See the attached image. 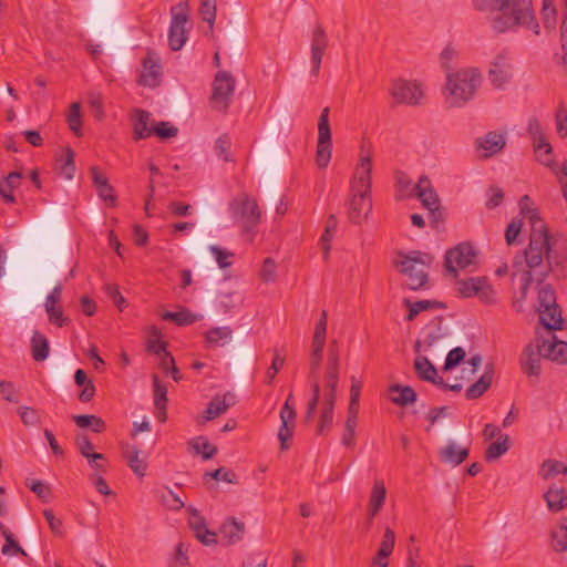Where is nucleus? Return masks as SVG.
<instances>
[{"label": "nucleus", "mask_w": 567, "mask_h": 567, "mask_svg": "<svg viewBox=\"0 0 567 567\" xmlns=\"http://www.w3.org/2000/svg\"><path fill=\"white\" fill-rule=\"evenodd\" d=\"M529 203L528 195L519 199L520 213L530 224L529 243L523 255L516 256L513 261L514 275L522 274L526 286L532 281L542 284L549 272L567 260L564 251L555 249L548 227L537 210L528 207Z\"/></svg>", "instance_id": "f257e3e1"}, {"label": "nucleus", "mask_w": 567, "mask_h": 567, "mask_svg": "<svg viewBox=\"0 0 567 567\" xmlns=\"http://www.w3.org/2000/svg\"><path fill=\"white\" fill-rule=\"evenodd\" d=\"M480 11H498L493 20L496 32H505L519 25L532 29L539 34V25L535 19L530 0H481L475 2Z\"/></svg>", "instance_id": "f03ea898"}, {"label": "nucleus", "mask_w": 567, "mask_h": 567, "mask_svg": "<svg viewBox=\"0 0 567 567\" xmlns=\"http://www.w3.org/2000/svg\"><path fill=\"white\" fill-rule=\"evenodd\" d=\"M372 155L361 146L360 159L351 181V197L348 203V218L352 224L360 225L372 209L371 179Z\"/></svg>", "instance_id": "7ed1b4c3"}, {"label": "nucleus", "mask_w": 567, "mask_h": 567, "mask_svg": "<svg viewBox=\"0 0 567 567\" xmlns=\"http://www.w3.org/2000/svg\"><path fill=\"white\" fill-rule=\"evenodd\" d=\"M340 360L339 351L333 341L329 349V357L327 362V370L323 377L322 398H321V413L317 427V433L322 435L326 430L330 429L333 421V410L336 404L337 388L339 383Z\"/></svg>", "instance_id": "20e7f679"}, {"label": "nucleus", "mask_w": 567, "mask_h": 567, "mask_svg": "<svg viewBox=\"0 0 567 567\" xmlns=\"http://www.w3.org/2000/svg\"><path fill=\"white\" fill-rule=\"evenodd\" d=\"M481 84V74L476 70H460L447 75L445 86L446 103L450 107L462 106L470 101Z\"/></svg>", "instance_id": "39448f33"}, {"label": "nucleus", "mask_w": 567, "mask_h": 567, "mask_svg": "<svg viewBox=\"0 0 567 567\" xmlns=\"http://www.w3.org/2000/svg\"><path fill=\"white\" fill-rule=\"evenodd\" d=\"M400 260L395 262L400 271L408 276V286L411 290H419L425 287L429 280L427 269L433 264V256L419 250L409 254H399Z\"/></svg>", "instance_id": "423d86ee"}, {"label": "nucleus", "mask_w": 567, "mask_h": 567, "mask_svg": "<svg viewBox=\"0 0 567 567\" xmlns=\"http://www.w3.org/2000/svg\"><path fill=\"white\" fill-rule=\"evenodd\" d=\"M537 312L540 323L547 330L563 329L561 310L556 301V292L550 285L542 286L538 290Z\"/></svg>", "instance_id": "0eeeda50"}, {"label": "nucleus", "mask_w": 567, "mask_h": 567, "mask_svg": "<svg viewBox=\"0 0 567 567\" xmlns=\"http://www.w3.org/2000/svg\"><path fill=\"white\" fill-rule=\"evenodd\" d=\"M172 21L168 30V44L173 51L181 50L186 42V23L189 20V8L179 2L171 8Z\"/></svg>", "instance_id": "6e6552de"}, {"label": "nucleus", "mask_w": 567, "mask_h": 567, "mask_svg": "<svg viewBox=\"0 0 567 567\" xmlns=\"http://www.w3.org/2000/svg\"><path fill=\"white\" fill-rule=\"evenodd\" d=\"M236 81L227 71H219L213 83L210 96L212 107L218 112H226L235 91Z\"/></svg>", "instance_id": "1a4fd4ad"}, {"label": "nucleus", "mask_w": 567, "mask_h": 567, "mask_svg": "<svg viewBox=\"0 0 567 567\" xmlns=\"http://www.w3.org/2000/svg\"><path fill=\"white\" fill-rule=\"evenodd\" d=\"M231 209L245 233H250L260 221L258 204L247 195L234 199Z\"/></svg>", "instance_id": "9d476101"}, {"label": "nucleus", "mask_w": 567, "mask_h": 567, "mask_svg": "<svg viewBox=\"0 0 567 567\" xmlns=\"http://www.w3.org/2000/svg\"><path fill=\"white\" fill-rule=\"evenodd\" d=\"M332 141L329 124V107L321 111L318 123V144L316 163L319 168H326L331 158Z\"/></svg>", "instance_id": "9b49d317"}, {"label": "nucleus", "mask_w": 567, "mask_h": 567, "mask_svg": "<svg viewBox=\"0 0 567 567\" xmlns=\"http://www.w3.org/2000/svg\"><path fill=\"white\" fill-rule=\"evenodd\" d=\"M476 251L468 243L458 244L456 247L449 249L445 254L444 266L447 272L453 277H457L456 264L460 268H466L475 262Z\"/></svg>", "instance_id": "f8f14e48"}, {"label": "nucleus", "mask_w": 567, "mask_h": 567, "mask_svg": "<svg viewBox=\"0 0 567 567\" xmlns=\"http://www.w3.org/2000/svg\"><path fill=\"white\" fill-rule=\"evenodd\" d=\"M391 96L400 104L419 105L424 92L416 81L395 80L390 90Z\"/></svg>", "instance_id": "ddd939ff"}, {"label": "nucleus", "mask_w": 567, "mask_h": 567, "mask_svg": "<svg viewBox=\"0 0 567 567\" xmlns=\"http://www.w3.org/2000/svg\"><path fill=\"white\" fill-rule=\"evenodd\" d=\"M547 338H536L543 358L557 363H567V342L557 340L553 331L548 330Z\"/></svg>", "instance_id": "4468645a"}, {"label": "nucleus", "mask_w": 567, "mask_h": 567, "mask_svg": "<svg viewBox=\"0 0 567 567\" xmlns=\"http://www.w3.org/2000/svg\"><path fill=\"white\" fill-rule=\"evenodd\" d=\"M328 37L324 28L321 24H317L312 31L311 39V74L318 76L320 72L322 56L326 49L328 48Z\"/></svg>", "instance_id": "2eb2a0df"}, {"label": "nucleus", "mask_w": 567, "mask_h": 567, "mask_svg": "<svg viewBox=\"0 0 567 567\" xmlns=\"http://www.w3.org/2000/svg\"><path fill=\"white\" fill-rule=\"evenodd\" d=\"M542 359L544 358L536 341L534 340L528 343L524 349L519 361L523 373L527 377L538 378L542 371Z\"/></svg>", "instance_id": "dca6fc26"}, {"label": "nucleus", "mask_w": 567, "mask_h": 567, "mask_svg": "<svg viewBox=\"0 0 567 567\" xmlns=\"http://www.w3.org/2000/svg\"><path fill=\"white\" fill-rule=\"evenodd\" d=\"M506 146L505 133L491 131L482 137L475 140L476 150L484 151L483 158L492 157L499 153Z\"/></svg>", "instance_id": "f3484780"}, {"label": "nucleus", "mask_w": 567, "mask_h": 567, "mask_svg": "<svg viewBox=\"0 0 567 567\" xmlns=\"http://www.w3.org/2000/svg\"><path fill=\"white\" fill-rule=\"evenodd\" d=\"M62 289L61 284L55 285L52 291L48 295L44 303L50 322L58 327H63L69 323V318L63 316L62 308L58 306L62 298Z\"/></svg>", "instance_id": "a211bd4d"}, {"label": "nucleus", "mask_w": 567, "mask_h": 567, "mask_svg": "<svg viewBox=\"0 0 567 567\" xmlns=\"http://www.w3.org/2000/svg\"><path fill=\"white\" fill-rule=\"evenodd\" d=\"M123 457L126 460L127 466L137 477L142 478L145 476L147 471V455L136 445L126 444L123 447Z\"/></svg>", "instance_id": "6ab92c4d"}, {"label": "nucleus", "mask_w": 567, "mask_h": 567, "mask_svg": "<svg viewBox=\"0 0 567 567\" xmlns=\"http://www.w3.org/2000/svg\"><path fill=\"white\" fill-rule=\"evenodd\" d=\"M245 534V523L235 517H228L220 526L219 535L221 543L230 546L240 542Z\"/></svg>", "instance_id": "aec40b11"}, {"label": "nucleus", "mask_w": 567, "mask_h": 567, "mask_svg": "<svg viewBox=\"0 0 567 567\" xmlns=\"http://www.w3.org/2000/svg\"><path fill=\"white\" fill-rule=\"evenodd\" d=\"M415 195L421 200L422 205L426 209H432L435 206L440 205V199L437 197L436 192L431 185V181L427 176L422 175L419 178L416 185H414Z\"/></svg>", "instance_id": "412c9836"}, {"label": "nucleus", "mask_w": 567, "mask_h": 567, "mask_svg": "<svg viewBox=\"0 0 567 567\" xmlns=\"http://www.w3.org/2000/svg\"><path fill=\"white\" fill-rule=\"evenodd\" d=\"M151 113L145 110L136 109L132 116L133 138L144 140L153 135V126H151Z\"/></svg>", "instance_id": "4be33fe9"}, {"label": "nucleus", "mask_w": 567, "mask_h": 567, "mask_svg": "<svg viewBox=\"0 0 567 567\" xmlns=\"http://www.w3.org/2000/svg\"><path fill=\"white\" fill-rule=\"evenodd\" d=\"M75 444L80 451V453L87 458L89 464L94 470L105 473L106 467L105 465H95V461H104L105 456L101 453H94L93 451V443L89 439L86 434H79L75 437Z\"/></svg>", "instance_id": "5701e85b"}, {"label": "nucleus", "mask_w": 567, "mask_h": 567, "mask_svg": "<svg viewBox=\"0 0 567 567\" xmlns=\"http://www.w3.org/2000/svg\"><path fill=\"white\" fill-rule=\"evenodd\" d=\"M494 378V364L487 363L482 377L473 383L465 392L467 400H475L482 396L485 391L491 386Z\"/></svg>", "instance_id": "b1692460"}, {"label": "nucleus", "mask_w": 567, "mask_h": 567, "mask_svg": "<svg viewBox=\"0 0 567 567\" xmlns=\"http://www.w3.org/2000/svg\"><path fill=\"white\" fill-rule=\"evenodd\" d=\"M386 497V488L382 480H375L369 498L368 516L370 520L381 511Z\"/></svg>", "instance_id": "393cba45"}, {"label": "nucleus", "mask_w": 567, "mask_h": 567, "mask_svg": "<svg viewBox=\"0 0 567 567\" xmlns=\"http://www.w3.org/2000/svg\"><path fill=\"white\" fill-rule=\"evenodd\" d=\"M509 69L506 58L502 54L497 55L488 72L489 80L495 87H502L509 79Z\"/></svg>", "instance_id": "a878e982"}, {"label": "nucleus", "mask_w": 567, "mask_h": 567, "mask_svg": "<svg viewBox=\"0 0 567 567\" xmlns=\"http://www.w3.org/2000/svg\"><path fill=\"white\" fill-rule=\"evenodd\" d=\"M470 455L468 447L457 449L454 442H449L439 452V456L443 463L457 466L462 464Z\"/></svg>", "instance_id": "bb28decb"}, {"label": "nucleus", "mask_w": 567, "mask_h": 567, "mask_svg": "<svg viewBox=\"0 0 567 567\" xmlns=\"http://www.w3.org/2000/svg\"><path fill=\"white\" fill-rule=\"evenodd\" d=\"M415 373L422 381L431 382L436 385V382L442 379L437 374L434 364L426 357H417L414 361Z\"/></svg>", "instance_id": "cd10ccee"}, {"label": "nucleus", "mask_w": 567, "mask_h": 567, "mask_svg": "<svg viewBox=\"0 0 567 567\" xmlns=\"http://www.w3.org/2000/svg\"><path fill=\"white\" fill-rule=\"evenodd\" d=\"M21 178L22 174L14 171L0 181V195L7 204H13L16 202L13 189L20 186Z\"/></svg>", "instance_id": "c85d7f7f"}, {"label": "nucleus", "mask_w": 567, "mask_h": 567, "mask_svg": "<svg viewBox=\"0 0 567 567\" xmlns=\"http://www.w3.org/2000/svg\"><path fill=\"white\" fill-rule=\"evenodd\" d=\"M195 537L205 546L217 544V536L214 532L208 529L205 519L202 516H196L189 522Z\"/></svg>", "instance_id": "c756f323"}, {"label": "nucleus", "mask_w": 567, "mask_h": 567, "mask_svg": "<svg viewBox=\"0 0 567 567\" xmlns=\"http://www.w3.org/2000/svg\"><path fill=\"white\" fill-rule=\"evenodd\" d=\"M390 393H398L396 396H392L391 401L398 406H406L413 404L417 400L415 390L410 385L392 384L389 386Z\"/></svg>", "instance_id": "7c9ffc66"}, {"label": "nucleus", "mask_w": 567, "mask_h": 567, "mask_svg": "<svg viewBox=\"0 0 567 567\" xmlns=\"http://www.w3.org/2000/svg\"><path fill=\"white\" fill-rule=\"evenodd\" d=\"M544 498L550 512L557 513L567 506V493L563 487H549Z\"/></svg>", "instance_id": "2f4dec72"}, {"label": "nucleus", "mask_w": 567, "mask_h": 567, "mask_svg": "<svg viewBox=\"0 0 567 567\" xmlns=\"http://www.w3.org/2000/svg\"><path fill=\"white\" fill-rule=\"evenodd\" d=\"M404 303L409 309L406 316L408 321H413L416 318V316L422 311L430 309H445L446 307L443 302L436 300H420L412 302L409 299H404Z\"/></svg>", "instance_id": "473e14b6"}, {"label": "nucleus", "mask_w": 567, "mask_h": 567, "mask_svg": "<svg viewBox=\"0 0 567 567\" xmlns=\"http://www.w3.org/2000/svg\"><path fill=\"white\" fill-rule=\"evenodd\" d=\"M144 72L142 74V83L145 86L155 87L158 85L162 74L161 65L151 58L144 59Z\"/></svg>", "instance_id": "72a5a7b5"}, {"label": "nucleus", "mask_w": 567, "mask_h": 567, "mask_svg": "<svg viewBox=\"0 0 567 567\" xmlns=\"http://www.w3.org/2000/svg\"><path fill=\"white\" fill-rule=\"evenodd\" d=\"M536 159L544 166L550 167L555 174L557 171L554 168V155L553 147L548 142L547 137L543 142H536L533 144Z\"/></svg>", "instance_id": "f704fd0d"}, {"label": "nucleus", "mask_w": 567, "mask_h": 567, "mask_svg": "<svg viewBox=\"0 0 567 567\" xmlns=\"http://www.w3.org/2000/svg\"><path fill=\"white\" fill-rule=\"evenodd\" d=\"M231 336H233V330L229 327L212 328L205 333L206 347L213 348V347L223 346L224 343L221 341L230 340Z\"/></svg>", "instance_id": "c9c22d12"}, {"label": "nucleus", "mask_w": 567, "mask_h": 567, "mask_svg": "<svg viewBox=\"0 0 567 567\" xmlns=\"http://www.w3.org/2000/svg\"><path fill=\"white\" fill-rule=\"evenodd\" d=\"M32 358L34 361H44L49 357L50 348L44 334L35 331L31 339Z\"/></svg>", "instance_id": "e433bc0d"}, {"label": "nucleus", "mask_w": 567, "mask_h": 567, "mask_svg": "<svg viewBox=\"0 0 567 567\" xmlns=\"http://www.w3.org/2000/svg\"><path fill=\"white\" fill-rule=\"evenodd\" d=\"M73 421L79 427L86 429L91 427L95 433H102L106 429V424L103 419L93 414H81L73 415Z\"/></svg>", "instance_id": "4c0bfd02"}, {"label": "nucleus", "mask_w": 567, "mask_h": 567, "mask_svg": "<svg viewBox=\"0 0 567 567\" xmlns=\"http://www.w3.org/2000/svg\"><path fill=\"white\" fill-rule=\"evenodd\" d=\"M508 435H499L498 440L496 442L491 443L485 450V460L487 462H493L499 458L503 454H505L508 451Z\"/></svg>", "instance_id": "58836bf2"}, {"label": "nucleus", "mask_w": 567, "mask_h": 567, "mask_svg": "<svg viewBox=\"0 0 567 567\" xmlns=\"http://www.w3.org/2000/svg\"><path fill=\"white\" fill-rule=\"evenodd\" d=\"M0 530L2 536L4 537V545L2 547V554L3 555H22L27 556V553L23 550V548L19 545V543L14 539L13 534L9 530V528L0 523Z\"/></svg>", "instance_id": "ea45409f"}, {"label": "nucleus", "mask_w": 567, "mask_h": 567, "mask_svg": "<svg viewBox=\"0 0 567 567\" xmlns=\"http://www.w3.org/2000/svg\"><path fill=\"white\" fill-rule=\"evenodd\" d=\"M163 319L172 321L179 327L188 326L197 321V316L184 309L181 311H167L163 315Z\"/></svg>", "instance_id": "a19ab883"}, {"label": "nucleus", "mask_w": 567, "mask_h": 567, "mask_svg": "<svg viewBox=\"0 0 567 567\" xmlns=\"http://www.w3.org/2000/svg\"><path fill=\"white\" fill-rule=\"evenodd\" d=\"M540 13L544 28L549 31L554 30L557 21V10L555 8L554 0H543Z\"/></svg>", "instance_id": "79ce46f5"}, {"label": "nucleus", "mask_w": 567, "mask_h": 567, "mask_svg": "<svg viewBox=\"0 0 567 567\" xmlns=\"http://www.w3.org/2000/svg\"><path fill=\"white\" fill-rule=\"evenodd\" d=\"M196 453H200L204 460H210L217 453V447L210 444L206 437L198 436L189 442Z\"/></svg>", "instance_id": "37998d69"}, {"label": "nucleus", "mask_w": 567, "mask_h": 567, "mask_svg": "<svg viewBox=\"0 0 567 567\" xmlns=\"http://www.w3.org/2000/svg\"><path fill=\"white\" fill-rule=\"evenodd\" d=\"M567 475V465L556 460H545L540 467V475L544 480L553 477L557 474Z\"/></svg>", "instance_id": "c03bdc74"}, {"label": "nucleus", "mask_w": 567, "mask_h": 567, "mask_svg": "<svg viewBox=\"0 0 567 567\" xmlns=\"http://www.w3.org/2000/svg\"><path fill=\"white\" fill-rule=\"evenodd\" d=\"M75 154L71 147L65 148V158L59 159L61 163L59 167V174L66 179H72L75 174V163H74Z\"/></svg>", "instance_id": "a18cd8bd"}, {"label": "nucleus", "mask_w": 567, "mask_h": 567, "mask_svg": "<svg viewBox=\"0 0 567 567\" xmlns=\"http://www.w3.org/2000/svg\"><path fill=\"white\" fill-rule=\"evenodd\" d=\"M484 278H468L457 281V291L464 298L475 297Z\"/></svg>", "instance_id": "49530a36"}, {"label": "nucleus", "mask_w": 567, "mask_h": 567, "mask_svg": "<svg viewBox=\"0 0 567 567\" xmlns=\"http://www.w3.org/2000/svg\"><path fill=\"white\" fill-rule=\"evenodd\" d=\"M553 547L556 551L567 550V516L561 519V524L557 530L551 533Z\"/></svg>", "instance_id": "de8ad7c7"}, {"label": "nucleus", "mask_w": 567, "mask_h": 567, "mask_svg": "<svg viewBox=\"0 0 567 567\" xmlns=\"http://www.w3.org/2000/svg\"><path fill=\"white\" fill-rule=\"evenodd\" d=\"M81 104L79 102H74L70 105V111L68 115V124L70 130L76 135L81 136L82 131V120H81Z\"/></svg>", "instance_id": "09e8293b"}, {"label": "nucleus", "mask_w": 567, "mask_h": 567, "mask_svg": "<svg viewBox=\"0 0 567 567\" xmlns=\"http://www.w3.org/2000/svg\"><path fill=\"white\" fill-rule=\"evenodd\" d=\"M321 398H322V394H321L320 384L317 381V379H315L312 382V398L310 399V401L308 402V405H307V410H306V414H305V422L312 421L315 413L317 411L318 403L321 400Z\"/></svg>", "instance_id": "8fccbe9b"}, {"label": "nucleus", "mask_w": 567, "mask_h": 567, "mask_svg": "<svg viewBox=\"0 0 567 567\" xmlns=\"http://www.w3.org/2000/svg\"><path fill=\"white\" fill-rule=\"evenodd\" d=\"M252 360V352L249 349H239L237 350L235 358H234V370L237 373L245 372Z\"/></svg>", "instance_id": "3c124183"}, {"label": "nucleus", "mask_w": 567, "mask_h": 567, "mask_svg": "<svg viewBox=\"0 0 567 567\" xmlns=\"http://www.w3.org/2000/svg\"><path fill=\"white\" fill-rule=\"evenodd\" d=\"M154 385V405L156 410H163L167 403V388L161 384L156 374L153 375Z\"/></svg>", "instance_id": "603ef678"}, {"label": "nucleus", "mask_w": 567, "mask_h": 567, "mask_svg": "<svg viewBox=\"0 0 567 567\" xmlns=\"http://www.w3.org/2000/svg\"><path fill=\"white\" fill-rule=\"evenodd\" d=\"M216 0H200L199 13L204 21L213 29L216 19Z\"/></svg>", "instance_id": "864d4df0"}, {"label": "nucleus", "mask_w": 567, "mask_h": 567, "mask_svg": "<svg viewBox=\"0 0 567 567\" xmlns=\"http://www.w3.org/2000/svg\"><path fill=\"white\" fill-rule=\"evenodd\" d=\"M233 308V300L230 293H219L213 300L212 311L216 315L227 313Z\"/></svg>", "instance_id": "5fc2aeb1"}, {"label": "nucleus", "mask_w": 567, "mask_h": 567, "mask_svg": "<svg viewBox=\"0 0 567 567\" xmlns=\"http://www.w3.org/2000/svg\"><path fill=\"white\" fill-rule=\"evenodd\" d=\"M177 133V127L169 122L161 121L153 126V135H156L161 140L175 137Z\"/></svg>", "instance_id": "6e6d98bb"}, {"label": "nucleus", "mask_w": 567, "mask_h": 567, "mask_svg": "<svg viewBox=\"0 0 567 567\" xmlns=\"http://www.w3.org/2000/svg\"><path fill=\"white\" fill-rule=\"evenodd\" d=\"M394 545H395V534L390 527H386L383 538L381 540L380 547L377 553H379V556H388L389 557L394 549Z\"/></svg>", "instance_id": "4d7b16f0"}, {"label": "nucleus", "mask_w": 567, "mask_h": 567, "mask_svg": "<svg viewBox=\"0 0 567 567\" xmlns=\"http://www.w3.org/2000/svg\"><path fill=\"white\" fill-rule=\"evenodd\" d=\"M225 412H226V410L224 409V406L221 405V403L219 401V394H217L207 404V406L204 411V414H203V419L205 421H212V420L216 419L217 416L224 414Z\"/></svg>", "instance_id": "13d9d810"}, {"label": "nucleus", "mask_w": 567, "mask_h": 567, "mask_svg": "<svg viewBox=\"0 0 567 567\" xmlns=\"http://www.w3.org/2000/svg\"><path fill=\"white\" fill-rule=\"evenodd\" d=\"M465 355H466V353L463 348L456 347V348L452 349L446 355V359H445V362L443 365V370L450 371V370L454 369L464 360Z\"/></svg>", "instance_id": "bf43d9fd"}, {"label": "nucleus", "mask_w": 567, "mask_h": 567, "mask_svg": "<svg viewBox=\"0 0 567 567\" xmlns=\"http://www.w3.org/2000/svg\"><path fill=\"white\" fill-rule=\"evenodd\" d=\"M207 476L215 481H224L231 484L238 482L236 473L231 470H225L224 467H219L213 472H206L204 477Z\"/></svg>", "instance_id": "052dcab7"}, {"label": "nucleus", "mask_w": 567, "mask_h": 567, "mask_svg": "<svg viewBox=\"0 0 567 567\" xmlns=\"http://www.w3.org/2000/svg\"><path fill=\"white\" fill-rule=\"evenodd\" d=\"M395 181L398 190L401 193L402 196H410L413 193H415V188L412 185V181L405 173L396 172Z\"/></svg>", "instance_id": "680f3d73"}, {"label": "nucleus", "mask_w": 567, "mask_h": 567, "mask_svg": "<svg viewBox=\"0 0 567 567\" xmlns=\"http://www.w3.org/2000/svg\"><path fill=\"white\" fill-rule=\"evenodd\" d=\"M188 548L184 543H178L175 549V554L169 561V567H186L188 565Z\"/></svg>", "instance_id": "e2e57ef3"}, {"label": "nucleus", "mask_w": 567, "mask_h": 567, "mask_svg": "<svg viewBox=\"0 0 567 567\" xmlns=\"http://www.w3.org/2000/svg\"><path fill=\"white\" fill-rule=\"evenodd\" d=\"M29 488L43 502H49L52 497L51 488L39 480H33L27 484Z\"/></svg>", "instance_id": "0e129e2a"}, {"label": "nucleus", "mask_w": 567, "mask_h": 567, "mask_svg": "<svg viewBox=\"0 0 567 567\" xmlns=\"http://www.w3.org/2000/svg\"><path fill=\"white\" fill-rule=\"evenodd\" d=\"M555 122L557 127V133L560 137L567 136V110L564 103H560L557 107L555 114Z\"/></svg>", "instance_id": "69168bd1"}, {"label": "nucleus", "mask_w": 567, "mask_h": 567, "mask_svg": "<svg viewBox=\"0 0 567 567\" xmlns=\"http://www.w3.org/2000/svg\"><path fill=\"white\" fill-rule=\"evenodd\" d=\"M230 137L227 134H223L219 136L215 143V152L221 157L225 162L230 161L229 150H230Z\"/></svg>", "instance_id": "338daca9"}, {"label": "nucleus", "mask_w": 567, "mask_h": 567, "mask_svg": "<svg viewBox=\"0 0 567 567\" xmlns=\"http://www.w3.org/2000/svg\"><path fill=\"white\" fill-rule=\"evenodd\" d=\"M482 302L486 305L495 303V291L493 288L488 285L486 279H483V284L480 286L476 296Z\"/></svg>", "instance_id": "774afa93"}]
</instances>
